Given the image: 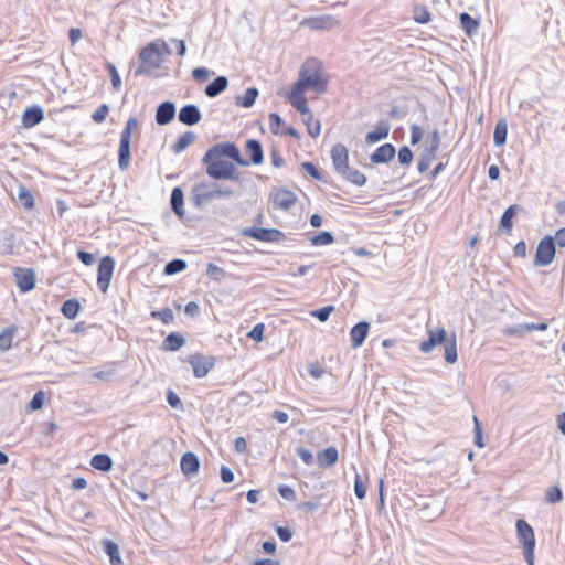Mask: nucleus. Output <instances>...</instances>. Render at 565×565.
<instances>
[{
	"label": "nucleus",
	"mask_w": 565,
	"mask_h": 565,
	"mask_svg": "<svg viewBox=\"0 0 565 565\" xmlns=\"http://www.w3.org/2000/svg\"><path fill=\"white\" fill-rule=\"evenodd\" d=\"M297 89L307 90L312 87L318 94L327 90V82L322 79V73L316 61H308L299 72V78L294 84Z\"/></svg>",
	"instance_id": "f257e3e1"
},
{
	"label": "nucleus",
	"mask_w": 565,
	"mask_h": 565,
	"mask_svg": "<svg viewBox=\"0 0 565 565\" xmlns=\"http://www.w3.org/2000/svg\"><path fill=\"white\" fill-rule=\"evenodd\" d=\"M163 63L156 42L145 45L138 55V65L134 70V76H151Z\"/></svg>",
	"instance_id": "f03ea898"
},
{
	"label": "nucleus",
	"mask_w": 565,
	"mask_h": 565,
	"mask_svg": "<svg viewBox=\"0 0 565 565\" xmlns=\"http://www.w3.org/2000/svg\"><path fill=\"white\" fill-rule=\"evenodd\" d=\"M222 157L230 158L242 167L249 166V161L242 158L239 149L233 142H220L212 146L205 152L202 162H207L212 159H221Z\"/></svg>",
	"instance_id": "7ed1b4c3"
},
{
	"label": "nucleus",
	"mask_w": 565,
	"mask_h": 565,
	"mask_svg": "<svg viewBox=\"0 0 565 565\" xmlns=\"http://www.w3.org/2000/svg\"><path fill=\"white\" fill-rule=\"evenodd\" d=\"M516 535L523 546L524 557L529 565H534L535 535L532 526L525 520L516 521Z\"/></svg>",
	"instance_id": "20e7f679"
},
{
	"label": "nucleus",
	"mask_w": 565,
	"mask_h": 565,
	"mask_svg": "<svg viewBox=\"0 0 565 565\" xmlns=\"http://www.w3.org/2000/svg\"><path fill=\"white\" fill-rule=\"evenodd\" d=\"M213 200H217L214 183L201 181L192 186L191 201L195 209L203 210Z\"/></svg>",
	"instance_id": "39448f33"
},
{
	"label": "nucleus",
	"mask_w": 565,
	"mask_h": 565,
	"mask_svg": "<svg viewBox=\"0 0 565 565\" xmlns=\"http://www.w3.org/2000/svg\"><path fill=\"white\" fill-rule=\"evenodd\" d=\"M115 268V260L110 256H104L99 259L97 270V286L103 294L109 289L110 280Z\"/></svg>",
	"instance_id": "423d86ee"
},
{
	"label": "nucleus",
	"mask_w": 565,
	"mask_h": 565,
	"mask_svg": "<svg viewBox=\"0 0 565 565\" xmlns=\"http://www.w3.org/2000/svg\"><path fill=\"white\" fill-rule=\"evenodd\" d=\"M555 256V242L552 236L543 237L536 248L534 264L536 266L550 265Z\"/></svg>",
	"instance_id": "0eeeda50"
},
{
	"label": "nucleus",
	"mask_w": 565,
	"mask_h": 565,
	"mask_svg": "<svg viewBox=\"0 0 565 565\" xmlns=\"http://www.w3.org/2000/svg\"><path fill=\"white\" fill-rule=\"evenodd\" d=\"M246 236L262 242H279L284 238V233L276 228L252 227L244 232Z\"/></svg>",
	"instance_id": "6e6552de"
},
{
	"label": "nucleus",
	"mask_w": 565,
	"mask_h": 565,
	"mask_svg": "<svg viewBox=\"0 0 565 565\" xmlns=\"http://www.w3.org/2000/svg\"><path fill=\"white\" fill-rule=\"evenodd\" d=\"M331 159L337 173L341 174L349 167V151L342 143H335L331 149Z\"/></svg>",
	"instance_id": "1a4fd4ad"
},
{
	"label": "nucleus",
	"mask_w": 565,
	"mask_h": 565,
	"mask_svg": "<svg viewBox=\"0 0 565 565\" xmlns=\"http://www.w3.org/2000/svg\"><path fill=\"white\" fill-rule=\"evenodd\" d=\"M428 339L419 344V350L424 353H429L438 344L446 342L448 337L444 328L429 329L427 331Z\"/></svg>",
	"instance_id": "9d476101"
},
{
	"label": "nucleus",
	"mask_w": 565,
	"mask_h": 565,
	"mask_svg": "<svg viewBox=\"0 0 565 565\" xmlns=\"http://www.w3.org/2000/svg\"><path fill=\"white\" fill-rule=\"evenodd\" d=\"M305 92L302 89H297L296 86H292L290 93L287 94V98L300 114L301 116L305 115L308 117V120H310V109L308 107V102L305 96Z\"/></svg>",
	"instance_id": "9b49d317"
},
{
	"label": "nucleus",
	"mask_w": 565,
	"mask_h": 565,
	"mask_svg": "<svg viewBox=\"0 0 565 565\" xmlns=\"http://www.w3.org/2000/svg\"><path fill=\"white\" fill-rule=\"evenodd\" d=\"M15 282L19 289L22 292H28L34 289L35 287V275L34 270L31 268L21 269L18 268L14 271Z\"/></svg>",
	"instance_id": "f8f14e48"
},
{
	"label": "nucleus",
	"mask_w": 565,
	"mask_h": 565,
	"mask_svg": "<svg viewBox=\"0 0 565 565\" xmlns=\"http://www.w3.org/2000/svg\"><path fill=\"white\" fill-rule=\"evenodd\" d=\"M202 114L199 107L194 104H188L183 106L178 114L180 122L186 126H194L200 122Z\"/></svg>",
	"instance_id": "ddd939ff"
},
{
	"label": "nucleus",
	"mask_w": 565,
	"mask_h": 565,
	"mask_svg": "<svg viewBox=\"0 0 565 565\" xmlns=\"http://www.w3.org/2000/svg\"><path fill=\"white\" fill-rule=\"evenodd\" d=\"M301 25H306L311 30H328L335 28L338 25V21L332 15H321L305 19L301 22Z\"/></svg>",
	"instance_id": "4468645a"
},
{
	"label": "nucleus",
	"mask_w": 565,
	"mask_h": 565,
	"mask_svg": "<svg viewBox=\"0 0 565 565\" xmlns=\"http://www.w3.org/2000/svg\"><path fill=\"white\" fill-rule=\"evenodd\" d=\"M189 363L192 365L193 374L198 379L204 377L214 366V362L211 359L201 355L191 356Z\"/></svg>",
	"instance_id": "2eb2a0df"
},
{
	"label": "nucleus",
	"mask_w": 565,
	"mask_h": 565,
	"mask_svg": "<svg viewBox=\"0 0 565 565\" xmlns=\"http://www.w3.org/2000/svg\"><path fill=\"white\" fill-rule=\"evenodd\" d=\"M175 116V105L172 102L161 103L156 110V121L160 126L170 124Z\"/></svg>",
	"instance_id": "dca6fc26"
},
{
	"label": "nucleus",
	"mask_w": 565,
	"mask_h": 565,
	"mask_svg": "<svg viewBox=\"0 0 565 565\" xmlns=\"http://www.w3.org/2000/svg\"><path fill=\"white\" fill-rule=\"evenodd\" d=\"M44 119V111L42 107L34 105L28 107L22 115V125L25 128H32L39 125Z\"/></svg>",
	"instance_id": "f3484780"
},
{
	"label": "nucleus",
	"mask_w": 565,
	"mask_h": 565,
	"mask_svg": "<svg viewBox=\"0 0 565 565\" xmlns=\"http://www.w3.org/2000/svg\"><path fill=\"white\" fill-rule=\"evenodd\" d=\"M370 330V323L367 321L358 322L350 330V340L352 348L356 349L363 344Z\"/></svg>",
	"instance_id": "a211bd4d"
},
{
	"label": "nucleus",
	"mask_w": 565,
	"mask_h": 565,
	"mask_svg": "<svg viewBox=\"0 0 565 565\" xmlns=\"http://www.w3.org/2000/svg\"><path fill=\"white\" fill-rule=\"evenodd\" d=\"M180 468L184 476L190 477L195 475L200 468L199 457L191 451L185 452L180 460Z\"/></svg>",
	"instance_id": "6ab92c4d"
},
{
	"label": "nucleus",
	"mask_w": 565,
	"mask_h": 565,
	"mask_svg": "<svg viewBox=\"0 0 565 565\" xmlns=\"http://www.w3.org/2000/svg\"><path fill=\"white\" fill-rule=\"evenodd\" d=\"M296 200V194L286 189L278 190L273 198L274 205L286 211L295 205Z\"/></svg>",
	"instance_id": "aec40b11"
},
{
	"label": "nucleus",
	"mask_w": 565,
	"mask_h": 565,
	"mask_svg": "<svg viewBox=\"0 0 565 565\" xmlns=\"http://www.w3.org/2000/svg\"><path fill=\"white\" fill-rule=\"evenodd\" d=\"M395 157V147L392 143L380 146L370 157L375 164L387 163Z\"/></svg>",
	"instance_id": "412c9836"
},
{
	"label": "nucleus",
	"mask_w": 565,
	"mask_h": 565,
	"mask_svg": "<svg viewBox=\"0 0 565 565\" xmlns=\"http://www.w3.org/2000/svg\"><path fill=\"white\" fill-rule=\"evenodd\" d=\"M391 130V124L387 120H380L374 130L366 134V143H375L387 138Z\"/></svg>",
	"instance_id": "4be33fe9"
},
{
	"label": "nucleus",
	"mask_w": 565,
	"mask_h": 565,
	"mask_svg": "<svg viewBox=\"0 0 565 565\" xmlns=\"http://www.w3.org/2000/svg\"><path fill=\"white\" fill-rule=\"evenodd\" d=\"M338 459L339 452L338 449L333 446H330L317 454V461L321 468H329L333 466Z\"/></svg>",
	"instance_id": "5701e85b"
},
{
	"label": "nucleus",
	"mask_w": 565,
	"mask_h": 565,
	"mask_svg": "<svg viewBox=\"0 0 565 565\" xmlns=\"http://www.w3.org/2000/svg\"><path fill=\"white\" fill-rule=\"evenodd\" d=\"M246 151L249 154V163L259 166L264 161V151L262 143L256 139H249L246 142Z\"/></svg>",
	"instance_id": "b1692460"
},
{
	"label": "nucleus",
	"mask_w": 565,
	"mask_h": 565,
	"mask_svg": "<svg viewBox=\"0 0 565 565\" xmlns=\"http://www.w3.org/2000/svg\"><path fill=\"white\" fill-rule=\"evenodd\" d=\"M228 86L227 77L221 75L214 78L204 89V93L207 97L214 98L223 93Z\"/></svg>",
	"instance_id": "393cba45"
},
{
	"label": "nucleus",
	"mask_w": 565,
	"mask_h": 565,
	"mask_svg": "<svg viewBox=\"0 0 565 565\" xmlns=\"http://www.w3.org/2000/svg\"><path fill=\"white\" fill-rule=\"evenodd\" d=\"M185 343V338L178 333L171 332L162 341V350L164 351H178Z\"/></svg>",
	"instance_id": "a878e982"
},
{
	"label": "nucleus",
	"mask_w": 565,
	"mask_h": 565,
	"mask_svg": "<svg viewBox=\"0 0 565 565\" xmlns=\"http://www.w3.org/2000/svg\"><path fill=\"white\" fill-rule=\"evenodd\" d=\"M520 211H522V207L520 205H510L501 216L499 228L507 230L508 232H510L513 226L512 218Z\"/></svg>",
	"instance_id": "bb28decb"
},
{
	"label": "nucleus",
	"mask_w": 565,
	"mask_h": 565,
	"mask_svg": "<svg viewBox=\"0 0 565 565\" xmlns=\"http://www.w3.org/2000/svg\"><path fill=\"white\" fill-rule=\"evenodd\" d=\"M340 175L344 180H347L350 183L358 185V186H362L366 182V177L362 172H360L358 169L351 168L350 166Z\"/></svg>",
	"instance_id": "cd10ccee"
},
{
	"label": "nucleus",
	"mask_w": 565,
	"mask_h": 565,
	"mask_svg": "<svg viewBox=\"0 0 565 565\" xmlns=\"http://www.w3.org/2000/svg\"><path fill=\"white\" fill-rule=\"evenodd\" d=\"M90 465L96 470L108 472L113 467V460L106 454H97L93 456Z\"/></svg>",
	"instance_id": "c85d7f7f"
},
{
	"label": "nucleus",
	"mask_w": 565,
	"mask_h": 565,
	"mask_svg": "<svg viewBox=\"0 0 565 565\" xmlns=\"http://www.w3.org/2000/svg\"><path fill=\"white\" fill-rule=\"evenodd\" d=\"M183 199H184L183 191L180 188H174L171 192L170 202H171V207H172L173 212L179 217H183V215H184Z\"/></svg>",
	"instance_id": "c756f323"
},
{
	"label": "nucleus",
	"mask_w": 565,
	"mask_h": 565,
	"mask_svg": "<svg viewBox=\"0 0 565 565\" xmlns=\"http://www.w3.org/2000/svg\"><path fill=\"white\" fill-rule=\"evenodd\" d=\"M103 547L104 552L109 556L111 565H121L119 546L115 542L106 540L103 542Z\"/></svg>",
	"instance_id": "7c9ffc66"
},
{
	"label": "nucleus",
	"mask_w": 565,
	"mask_h": 565,
	"mask_svg": "<svg viewBox=\"0 0 565 565\" xmlns=\"http://www.w3.org/2000/svg\"><path fill=\"white\" fill-rule=\"evenodd\" d=\"M445 361L449 364H454L458 360L456 335L451 334L445 342Z\"/></svg>",
	"instance_id": "2f4dec72"
},
{
	"label": "nucleus",
	"mask_w": 565,
	"mask_h": 565,
	"mask_svg": "<svg viewBox=\"0 0 565 565\" xmlns=\"http://www.w3.org/2000/svg\"><path fill=\"white\" fill-rule=\"evenodd\" d=\"M461 28L466 32L467 35L471 36L477 32V30L480 26V23L478 20L473 19L469 13L462 12L459 17Z\"/></svg>",
	"instance_id": "473e14b6"
},
{
	"label": "nucleus",
	"mask_w": 565,
	"mask_h": 565,
	"mask_svg": "<svg viewBox=\"0 0 565 565\" xmlns=\"http://www.w3.org/2000/svg\"><path fill=\"white\" fill-rule=\"evenodd\" d=\"M257 96L258 89L255 87H249L245 90L243 96L236 97L235 103L237 106L249 108L255 104Z\"/></svg>",
	"instance_id": "72a5a7b5"
},
{
	"label": "nucleus",
	"mask_w": 565,
	"mask_h": 565,
	"mask_svg": "<svg viewBox=\"0 0 565 565\" xmlns=\"http://www.w3.org/2000/svg\"><path fill=\"white\" fill-rule=\"evenodd\" d=\"M508 124L505 119H500L494 128L493 142L497 147H501L507 142Z\"/></svg>",
	"instance_id": "f704fd0d"
},
{
	"label": "nucleus",
	"mask_w": 565,
	"mask_h": 565,
	"mask_svg": "<svg viewBox=\"0 0 565 565\" xmlns=\"http://www.w3.org/2000/svg\"><path fill=\"white\" fill-rule=\"evenodd\" d=\"M130 164V142L119 141L118 167L121 171L128 169Z\"/></svg>",
	"instance_id": "c9c22d12"
},
{
	"label": "nucleus",
	"mask_w": 565,
	"mask_h": 565,
	"mask_svg": "<svg viewBox=\"0 0 565 565\" xmlns=\"http://www.w3.org/2000/svg\"><path fill=\"white\" fill-rule=\"evenodd\" d=\"M440 146V136L438 130L431 131L426 138V146L423 149L424 152L430 153V156L436 158Z\"/></svg>",
	"instance_id": "e433bc0d"
},
{
	"label": "nucleus",
	"mask_w": 565,
	"mask_h": 565,
	"mask_svg": "<svg viewBox=\"0 0 565 565\" xmlns=\"http://www.w3.org/2000/svg\"><path fill=\"white\" fill-rule=\"evenodd\" d=\"M440 146V136L438 130L431 131L426 138V146L423 149L424 152L430 153V156L436 158Z\"/></svg>",
	"instance_id": "4c0bfd02"
},
{
	"label": "nucleus",
	"mask_w": 565,
	"mask_h": 565,
	"mask_svg": "<svg viewBox=\"0 0 565 565\" xmlns=\"http://www.w3.org/2000/svg\"><path fill=\"white\" fill-rule=\"evenodd\" d=\"M225 160L212 159L207 162H203L206 167V174L214 180H223L217 173L224 169Z\"/></svg>",
	"instance_id": "58836bf2"
},
{
	"label": "nucleus",
	"mask_w": 565,
	"mask_h": 565,
	"mask_svg": "<svg viewBox=\"0 0 565 565\" xmlns=\"http://www.w3.org/2000/svg\"><path fill=\"white\" fill-rule=\"evenodd\" d=\"M220 177H223V180H231L237 183L242 182L241 173L234 166V163L230 161H225L224 169L217 173Z\"/></svg>",
	"instance_id": "ea45409f"
},
{
	"label": "nucleus",
	"mask_w": 565,
	"mask_h": 565,
	"mask_svg": "<svg viewBox=\"0 0 565 565\" xmlns=\"http://www.w3.org/2000/svg\"><path fill=\"white\" fill-rule=\"evenodd\" d=\"M195 140V135L192 131H185L182 134L177 142L172 146V150L174 153H180L186 149Z\"/></svg>",
	"instance_id": "a19ab883"
},
{
	"label": "nucleus",
	"mask_w": 565,
	"mask_h": 565,
	"mask_svg": "<svg viewBox=\"0 0 565 565\" xmlns=\"http://www.w3.org/2000/svg\"><path fill=\"white\" fill-rule=\"evenodd\" d=\"M79 302L76 299H67L62 305L61 311L67 319H75L79 311Z\"/></svg>",
	"instance_id": "79ce46f5"
},
{
	"label": "nucleus",
	"mask_w": 565,
	"mask_h": 565,
	"mask_svg": "<svg viewBox=\"0 0 565 565\" xmlns=\"http://www.w3.org/2000/svg\"><path fill=\"white\" fill-rule=\"evenodd\" d=\"M18 199L20 200L21 204L24 209L31 210L34 207V198L30 190H28L25 186H19L18 190Z\"/></svg>",
	"instance_id": "37998d69"
},
{
	"label": "nucleus",
	"mask_w": 565,
	"mask_h": 565,
	"mask_svg": "<svg viewBox=\"0 0 565 565\" xmlns=\"http://www.w3.org/2000/svg\"><path fill=\"white\" fill-rule=\"evenodd\" d=\"M302 122L307 126L308 134L312 138H317L320 135L321 125L319 120H315L312 111H310V120L308 117L302 115Z\"/></svg>",
	"instance_id": "c03bdc74"
},
{
	"label": "nucleus",
	"mask_w": 565,
	"mask_h": 565,
	"mask_svg": "<svg viewBox=\"0 0 565 565\" xmlns=\"http://www.w3.org/2000/svg\"><path fill=\"white\" fill-rule=\"evenodd\" d=\"M138 119L136 117H129L121 134L120 140L121 142H130L132 130L138 127Z\"/></svg>",
	"instance_id": "a18cd8bd"
},
{
	"label": "nucleus",
	"mask_w": 565,
	"mask_h": 565,
	"mask_svg": "<svg viewBox=\"0 0 565 565\" xmlns=\"http://www.w3.org/2000/svg\"><path fill=\"white\" fill-rule=\"evenodd\" d=\"M186 268V263L183 259L175 258L168 262L164 266V274L174 275Z\"/></svg>",
	"instance_id": "49530a36"
},
{
	"label": "nucleus",
	"mask_w": 565,
	"mask_h": 565,
	"mask_svg": "<svg viewBox=\"0 0 565 565\" xmlns=\"http://www.w3.org/2000/svg\"><path fill=\"white\" fill-rule=\"evenodd\" d=\"M310 242L315 246L329 245L334 242V237L331 232L323 231V232H320L319 234L312 236L310 238Z\"/></svg>",
	"instance_id": "de8ad7c7"
},
{
	"label": "nucleus",
	"mask_w": 565,
	"mask_h": 565,
	"mask_svg": "<svg viewBox=\"0 0 565 565\" xmlns=\"http://www.w3.org/2000/svg\"><path fill=\"white\" fill-rule=\"evenodd\" d=\"M14 337V329L12 327L6 328L0 333V349L8 350L11 347Z\"/></svg>",
	"instance_id": "09e8293b"
},
{
	"label": "nucleus",
	"mask_w": 565,
	"mask_h": 565,
	"mask_svg": "<svg viewBox=\"0 0 565 565\" xmlns=\"http://www.w3.org/2000/svg\"><path fill=\"white\" fill-rule=\"evenodd\" d=\"M545 500L548 503H558L563 500V492L559 487L554 486L547 488L545 492Z\"/></svg>",
	"instance_id": "8fccbe9b"
},
{
	"label": "nucleus",
	"mask_w": 565,
	"mask_h": 565,
	"mask_svg": "<svg viewBox=\"0 0 565 565\" xmlns=\"http://www.w3.org/2000/svg\"><path fill=\"white\" fill-rule=\"evenodd\" d=\"M367 482L363 481L359 473L354 478V493L358 499L363 500L366 495Z\"/></svg>",
	"instance_id": "3c124183"
},
{
	"label": "nucleus",
	"mask_w": 565,
	"mask_h": 565,
	"mask_svg": "<svg viewBox=\"0 0 565 565\" xmlns=\"http://www.w3.org/2000/svg\"><path fill=\"white\" fill-rule=\"evenodd\" d=\"M205 274L209 278L216 280V281L221 280L225 276L224 269L216 266L213 263L207 264Z\"/></svg>",
	"instance_id": "603ef678"
},
{
	"label": "nucleus",
	"mask_w": 565,
	"mask_h": 565,
	"mask_svg": "<svg viewBox=\"0 0 565 565\" xmlns=\"http://www.w3.org/2000/svg\"><path fill=\"white\" fill-rule=\"evenodd\" d=\"M434 160H435V157L430 156V153L422 151L418 163H417L418 171L420 173L426 172L429 169V167Z\"/></svg>",
	"instance_id": "864d4df0"
},
{
	"label": "nucleus",
	"mask_w": 565,
	"mask_h": 565,
	"mask_svg": "<svg viewBox=\"0 0 565 565\" xmlns=\"http://www.w3.org/2000/svg\"><path fill=\"white\" fill-rule=\"evenodd\" d=\"M268 120H269L270 131L274 135L281 134L280 126L284 124V120L281 119V117L276 113H270L268 116Z\"/></svg>",
	"instance_id": "5fc2aeb1"
},
{
	"label": "nucleus",
	"mask_w": 565,
	"mask_h": 565,
	"mask_svg": "<svg viewBox=\"0 0 565 565\" xmlns=\"http://www.w3.org/2000/svg\"><path fill=\"white\" fill-rule=\"evenodd\" d=\"M414 20L417 23L426 24L430 21V13L425 7H416Z\"/></svg>",
	"instance_id": "6e6d98bb"
},
{
	"label": "nucleus",
	"mask_w": 565,
	"mask_h": 565,
	"mask_svg": "<svg viewBox=\"0 0 565 565\" xmlns=\"http://www.w3.org/2000/svg\"><path fill=\"white\" fill-rule=\"evenodd\" d=\"M43 404H44V392L43 391H38L32 399L30 401V403L28 404V408L31 409V411H38V409H41L43 407Z\"/></svg>",
	"instance_id": "4d7b16f0"
},
{
	"label": "nucleus",
	"mask_w": 565,
	"mask_h": 565,
	"mask_svg": "<svg viewBox=\"0 0 565 565\" xmlns=\"http://www.w3.org/2000/svg\"><path fill=\"white\" fill-rule=\"evenodd\" d=\"M333 311H334L333 306H326V307L319 308L317 310H313L311 312V315L313 317H316L319 321L324 322L329 319L331 312H333Z\"/></svg>",
	"instance_id": "13d9d810"
},
{
	"label": "nucleus",
	"mask_w": 565,
	"mask_h": 565,
	"mask_svg": "<svg viewBox=\"0 0 565 565\" xmlns=\"http://www.w3.org/2000/svg\"><path fill=\"white\" fill-rule=\"evenodd\" d=\"M109 113V107L107 104H102L93 114H92V119L97 122V124H100L103 122L107 115Z\"/></svg>",
	"instance_id": "bf43d9fd"
},
{
	"label": "nucleus",
	"mask_w": 565,
	"mask_h": 565,
	"mask_svg": "<svg viewBox=\"0 0 565 565\" xmlns=\"http://www.w3.org/2000/svg\"><path fill=\"white\" fill-rule=\"evenodd\" d=\"M212 74L213 72L206 67H195L192 71V77L199 83L205 82Z\"/></svg>",
	"instance_id": "052dcab7"
},
{
	"label": "nucleus",
	"mask_w": 565,
	"mask_h": 565,
	"mask_svg": "<svg viewBox=\"0 0 565 565\" xmlns=\"http://www.w3.org/2000/svg\"><path fill=\"white\" fill-rule=\"evenodd\" d=\"M214 186L216 190L217 199H227L235 195L234 190L228 185L214 183Z\"/></svg>",
	"instance_id": "680f3d73"
},
{
	"label": "nucleus",
	"mask_w": 565,
	"mask_h": 565,
	"mask_svg": "<svg viewBox=\"0 0 565 565\" xmlns=\"http://www.w3.org/2000/svg\"><path fill=\"white\" fill-rule=\"evenodd\" d=\"M412 160H413L412 150L407 146L402 147L398 151L399 163L403 166H408V164H411Z\"/></svg>",
	"instance_id": "e2e57ef3"
},
{
	"label": "nucleus",
	"mask_w": 565,
	"mask_h": 565,
	"mask_svg": "<svg viewBox=\"0 0 565 565\" xmlns=\"http://www.w3.org/2000/svg\"><path fill=\"white\" fill-rule=\"evenodd\" d=\"M265 324L257 323L254 328L247 333V337L253 339L256 342H260L264 339Z\"/></svg>",
	"instance_id": "0e129e2a"
},
{
	"label": "nucleus",
	"mask_w": 565,
	"mask_h": 565,
	"mask_svg": "<svg viewBox=\"0 0 565 565\" xmlns=\"http://www.w3.org/2000/svg\"><path fill=\"white\" fill-rule=\"evenodd\" d=\"M108 70H109V75H110V81H111L113 88L115 90H119L121 88V79H120V76H119L115 65L109 64L108 65Z\"/></svg>",
	"instance_id": "69168bd1"
},
{
	"label": "nucleus",
	"mask_w": 565,
	"mask_h": 565,
	"mask_svg": "<svg viewBox=\"0 0 565 565\" xmlns=\"http://www.w3.org/2000/svg\"><path fill=\"white\" fill-rule=\"evenodd\" d=\"M298 457L307 465V466H310L315 461V458H313V455L312 452L307 449V448H303V447H299L297 448L296 450Z\"/></svg>",
	"instance_id": "338daca9"
},
{
	"label": "nucleus",
	"mask_w": 565,
	"mask_h": 565,
	"mask_svg": "<svg viewBox=\"0 0 565 565\" xmlns=\"http://www.w3.org/2000/svg\"><path fill=\"white\" fill-rule=\"evenodd\" d=\"M278 493L288 501H295L296 500V492L295 490L287 486V484H280L278 487Z\"/></svg>",
	"instance_id": "774afa93"
}]
</instances>
